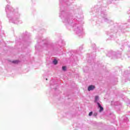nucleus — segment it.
<instances>
[{"mask_svg":"<svg viewBox=\"0 0 130 130\" xmlns=\"http://www.w3.org/2000/svg\"><path fill=\"white\" fill-rule=\"evenodd\" d=\"M97 104L100 108L99 112H102L104 110V109L101 106V105L99 103H97Z\"/></svg>","mask_w":130,"mask_h":130,"instance_id":"1","label":"nucleus"},{"mask_svg":"<svg viewBox=\"0 0 130 130\" xmlns=\"http://www.w3.org/2000/svg\"><path fill=\"white\" fill-rule=\"evenodd\" d=\"M93 89H95V86L93 85H90L88 87V91H92Z\"/></svg>","mask_w":130,"mask_h":130,"instance_id":"2","label":"nucleus"},{"mask_svg":"<svg viewBox=\"0 0 130 130\" xmlns=\"http://www.w3.org/2000/svg\"><path fill=\"white\" fill-rule=\"evenodd\" d=\"M12 62L13 63H19V62H20V61L18 60H15L12 61Z\"/></svg>","mask_w":130,"mask_h":130,"instance_id":"3","label":"nucleus"},{"mask_svg":"<svg viewBox=\"0 0 130 130\" xmlns=\"http://www.w3.org/2000/svg\"><path fill=\"white\" fill-rule=\"evenodd\" d=\"M98 99H99V96H95L94 102H97V101H98Z\"/></svg>","mask_w":130,"mask_h":130,"instance_id":"4","label":"nucleus"},{"mask_svg":"<svg viewBox=\"0 0 130 130\" xmlns=\"http://www.w3.org/2000/svg\"><path fill=\"white\" fill-rule=\"evenodd\" d=\"M62 71H67V67L66 66H63L62 67Z\"/></svg>","mask_w":130,"mask_h":130,"instance_id":"5","label":"nucleus"},{"mask_svg":"<svg viewBox=\"0 0 130 130\" xmlns=\"http://www.w3.org/2000/svg\"><path fill=\"white\" fill-rule=\"evenodd\" d=\"M53 62L54 64H57V61L56 60H54L53 61Z\"/></svg>","mask_w":130,"mask_h":130,"instance_id":"6","label":"nucleus"},{"mask_svg":"<svg viewBox=\"0 0 130 130\" xmlns=\"http://www.w3.org/2000/svg\"><path fill=\"white\" fill-rule=\"evenodd\" d=\"M92 114H93V112H90L89 113V116H92Z\"/></svg>","mask_w":130,"mask_h":130,"instance_id":"7","label":"nucleus"}]
</instances>
